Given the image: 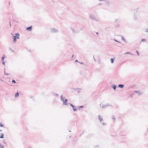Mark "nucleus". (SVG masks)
I'll return each instance as SVG.
<instances>
[{"label": "nucleus", "mask_w": 148, "mask_h": 148, "mask_svg": "<svg viewBox=\"0 0 148 148\" xmlns=\"http://www.w3.org/2000/svg\"><path fill=\"white\" fill-rule=\"evenodd\" d=\"M134 92L137 93H138V95L140 96L141 95L143 94V92H140V90L136 91L135 90L134 91Z\"/></svg>", "instance_id": "obj_5"}, {"label": "nucleus", "mask_w": 148, "mask_h": 148, "mask_svg": "<svg viewBox=\"0 0 148 148\" xmlns=\"http://www.w3.org/2000/svg\"><path fill=\"white\" fill-rule=\"evenodd\" d=\"M80 63L82 64H83V62H80Z\"/></svg>", "instance_id": "obj_40"}, {"label": "nucleus", "mask_w": 148, "mask_h": 148, "mask_svg": "<svg viewBox=\"0 0 148 148\" xmlns=\"http://www.w3.org/2000/svg\"><path fill=\"white\" fill-rule=\"evenodd\" d=\"M102 124L104 125H106V124L105 123H102Z\"/></svg>", "instance_id": "obj_39"}, {"label": "nucleus", "mask_w": 148, "mask_h": 148, "mask_svg": "<svg viewBox=\"0 0 148 148\" xmlns=\"http://www.w3.org/2000/svg\"><path fill=\"white\" fill-rule=\"evenodd\" d=\"M124 85L122 84H119L118 85V87L121 88H123L124 87Z\"/></svg>", "instance_id": "obj_10"}, {"label": "nucleus", "mask_w": 148, "mask_h": 148, "mask_svg": "<svg viewBox=\"0 0 148 148\" xmlns=\"http://www.w3.org/2000/svg\"><path fill=\"white\" fill-rule=\"evenodd\" d=\"M42 95H44V92H42Z\"/></svg>", "instance_id": "obj_45"}, {"label": "nucleus", "mask_w": 148, "mask_h": 148, "mask_svg": "<svg viewBox=\"0 0 148 148\" xmlns=\"http://www.w3.org/2000/svg\"><path fill=\"white\" fill-rule=\"evenodd\" d=\"M71 28L73 33H75L78 32L77 30H75L73 28L71 27Z\"/></svg>", "instance_id": "obj_8"}, {"label": "nucleus", "mask_w": 148, "mask_h": 148, "mask_svg": "<svg viewBox=\"0 0 148 148\" xmlns=\"http://www.w3.org/2000/svg\"><path fill=\"white\" fill-rule=\"evenodd\" d=\"M75 62H78V60H75Z\"/></svg>", "instance_id": "obj_35"}, {"label": "nucleus", "mask_w": 148, "mask_h": 148, "mask_svg": "<svg viewBox=\"0 0 148 148\" xmlns=\"http://www.w3.org/2000/svg\"><path fill=\"white\" fill-rule=\"evenodd\" d=\"M0 126L1 127H4L3 124H2L1 123H0Z\"/></svg>", "instance_id": "obj_22"}, {"label": "nucleus", "mask_w": 148, "mask_h": 148, "mask_svg": "<svg viewBox=\"0 0 148 148\" xmlns=\"http://www.w3.org/2000/svg\"><path fill=\"white\" fill-rule=\"evenodd\" d=\"M89 18L91 19L92 20H95V21H99V20L96 19L95 18V16H94L92 14H90L89 15Z\"/></svg>", "instance_id": "obj_4"}, {"label": "nucleus", "mask_w": 148, "mask_h": 148, "mask_svg": "<svg viewBox=\"0 0 148 148\" xmlns=\"http://www.w3.org/2000/svg\"><path fill=\"white\" fill-rule=\"evenodd\" d=\"M111 106L112 107V106L111 105H109V104H103L102 105V108H105V107H107V106Z\"/></svg>", "instance_id": "obj_7"}, {"label": "nucleus", "mask_w": 148, "mask_h": 148, "mask_svg": "<svg viewBox=\"0 0 148 148\" xmlns=\"http://www.w3.org/2000/svg\"><path fill=\"white\" fill-rule=\"evenodd\" d=\"M125 54H130L131 55H133V54H132L130 52H126L125 53Z\"/></svg>", "instance_id": "obj_19"}, {"label": "nucleus", "mask_w": 148, "mask_h": 148, "mask_svg": "<svg viewBox=\"0 0 148 148\" xmlns=\"http://www.w3.org/2000/svg\"><path fill=\"white\" fill-rule=\"evenodd\" d=\"M0 148H4V146L0 143Z\"/></svg>", "instance_id": "obj_20"}, {"label": "nucleus", "mask_w": 148, "mask_h": 148, "mask_svg": "<svg viewBox=\"0 0 148 148\" xmlns=\"http://www.w3.org/2000/svg\"><path fill=\"white\" fill-rule=\"evenodd\" d=\"M145 40V39H142L141 40V42H144Z\"/></svg>", "instance_id": "obj_25"}, {"label": "nucleus", "mask_w": 148, "mask_h": 148, "mask_svg": "<svg viewBox=\"0 0 148 148\" xmlns=\"http://www.w3.org/2000/svg\"><path fill=\"white\" fill-rule=\"evenodd\" d=\"M2 64L4 65H5V61H2Z\"/></svg>", "instance_id": "obj_26"}, {"label": "nucleus", "mask_w": 148, "mask_h": 148, "mask_svg": "<svg viewBox=\"0 0 148 148\" xmlns=\"http://www.w3.org/2000/svg\"><path fill=\"white\" fill-rule=\"evenodd\" d=\"M121 38L122 39V40H124V41L126 43H127V41L125 40V38L123 36H121Z\"/></svg>", "instance_id": "obj_12"}, {"label": "nucleus", "mask_w": 148, "mask_h": 148, "mask_svg": "<svg viewBox=\"0 0 148 148\" xmlns=\"http://www.w3.org/2000/svg\"><path fill=\"white\" fill-rule=\"evenodd\" d=\"M98 119L101 122V121L103 120V119L101 117L100 115H99L98 116Z\"/></svg>", "instance_id": "obj_11"}, {"label": "nucleus", "mask_w": 148, "mask_h": 148, "mask_svg": "<svg viewBox=\"0 0 148 148\" xmlns=\"http://www.w3.org/2000/svg\"><path fill=\"white\" fill-rule=\"evenodd\" d=\"M4 73L5 74L7 75H8L9 74V73H6L5 72V71L4 72Z\"/></svg>", "instance_id": "obj_30"}, {"label": "nucleus", "mask_w": 148, "mask_h": 148, "mask_svg": "<svg viewBox=\"0 0 148 148\" xmlns=\"http://www.w3.org/2000/svg\"><path fill=\"white\" fill-rule=\"evenodd\" d=\"M74 56V55L73 54L72 55V57H71L72 58Z\"/></svg>", "instance_id": "obj_38"}, {"label": "nucleus", "mask_w": 148, "mask_h": 148, "mask_svg": "<svg viewBox=\"0 0 148 148\" xmlns=\"http://www.w3.org/2000/svg\"><path fill=\"white\" fill-rule=\"evenodd\" d=\"M116 86L115 85H112V87L113 88V89L115 90L116 88Z\"/></svg>", "instance_id": "obj_15"}, {"label": "nucleus", "mask_w": 148, "mask_h": 148, "mask_svg": "<svg viewBox=\"0 0 148 148\" xmlns=\"http://www.w3.org/2000/svg\"><path fill=\"white\" fill-rule=\"evenodd\" d=\"M114 39V40L115 41H116V42H119V43H121V42H120L119 41H118V40H116L115 39Z\"/></svg>", "instance_id": "obj_24"}, {"label": "nucleus", "mask_w": 148, "mask_h": 148, "mask_svg": "<svg viewBox=\"0 0 148 148\" xmlns=\"http://www.w3.org/2000/svg\"><path fill=\"white\" fill-rule=\"evenodd\" d=\"M119 20V19H116L115 20V21H114V23H115L116 22V21H117L118 20Z\"/></svg>", "instance_id": "obj_31"}, {"label": "nucleus", "mask_w": 148, "mask_h": 148, "mask_svg": "<svg viewBox=\"0 0 148 148\" xmlns=\"http://www.w3.org/2000/svg\"><path fill=\"white\" fill-rule=\"evenodd\" d=\"M114 59V58H112L110 59V60L111 61V62L112 63H113Z\"/></svg>", "instance_id": "obj_17"}, {"label": "nucleus", "mask_w": 148, "mask_h": 148, "mask_svg": "<svg viewBox=\"0 0 148 148\" xmlns=\"http://www.w3.org/2000/svg\"><path fill=\"white\" fill-rule=\"evenodd\" d=\"M5 55H3V56L1 58V60L2 61H4V59L5 58Z\"/></svg>", "instance_id": "obj_13"}, {"label": "nucleus", "mask_w": 148, "mask_h": 148, "mask_svg": "<svg viewBox=\"0 0 148 148\" xmlns=\"http://www.w3.org/2000/svg\"><path fill=\"white\" fill-rule=\"evenodd\" d=\"M19 95V94L18 93V92H17V93H16L15 94V97L16 98L17 97H18Z\"/></svg>", "instance_id": "obj_14"}, {"label": "nucleus", "mask_w": 148, "mask_h": 148, "mask_svg": "<svg viewBox=\"0 0 148 148\" xmlns=\"http://www.w3.org/2000/svg\"><path fill=\"white\" fill-rule=\"evenodd\" d=\"M91 135V134H90L88 135V136L87 137V138H88L89 137V136H90Z\"/></svg>", "instance_id": "obj_32"}, {"label": "nucleus", "mask_w": 148, "mask_h": 148, "mask_svg": "<svg viewBox=\"0 0 148 148\" xmlns=\"http://www.w3.org/2000/svg\"><path fill=\"white\" fill-rule=\"evenodd\" d=\"M10 26H11V24H10Z\"/></svg>", "instance_id": "obj_48"}, {"label": "nucleus", "mask_w": 148, "mask_h": 148, "mask_svg": "<svg viewBox=\"0 0 148 148\" xmlns=\"http://www.w3.org/2000/svg\"><path fill=\"white\" fill-rule=\"evenodd\" d=\"M82 135V134H80V135H79V136L80 137Z\"/></svg>", "instance_id": "obj_42"}, {"label": "nucleus", "mask_w": 148, "mask_h": 148, "mask_svg": "<svg viewBox=\"0 0 148 148\" xmlns=\"http://www.w3.org/2000/svg\"><path fill=\"white\" fill-rule=\"evenodd\" d=\"M84 107V106H79V108H82Z\"/></svg>", "instance_id": "obj_28"}, {"label": "nucleus", "mask_w": 148, "mask_h": 148, "mask_svg": "<svg viewBox=\"0 0 148 148\" xmlns=\"http://www.w3.org/2000/svg\"><path fill=\"white\" fill-rule=\"evenodd\" d=\"M12 82V83H16V82L13 79Z\"/></svg>", "instance_id": "obj_27"}, {"label": "nucleus", "mask_w": 148, "mask_h": 148, "mask_svg": "<svg viewBox=\"0 0 148 148\" xmlns=\"http://www.w3.org/2000/svg\"><path fill=\"white\" fill-rule=\"evenodd\" d=\"M137 17L136 16H135V14H134V20H137Z\"/></svg>", "instance_id": "obj_18"}, {"label": "nucleus", "mask_w": 148, "mask_h": 148, "mask_svg": "<svg viewBox=\"0 0 148 148\" xmlns=\"http://www.w3.org/2000/svg\"><path fill=\"white\" fill-rule=\"evenodd\" d=\"M119 23H118L116 25H115V27H119Z\"/></svg>", "instance_id": "obj_23"}, {"label": "nucleus", "mask_w": 148, "mask_h": 148, "mask_svg": "<svg viewBox=\"0 0 148 148\" xmlns=\"http://www.w3.org/2000/svg\"><path fill=\"white\" fill-rule=\"evenodd\" d=\"M61 100L63 102V105H68L69 104L70 105V103H67V102L68 100L67 99H66L64 100V98H63L62 95L61 96Z\"/></svg>", "instance_id": "obj_1"}, {"label": "nucleus", "mask_w": 148, "mask_h": 148, "mask_svg": "<svg viewBox=\"0 0 148 148\" xmlns=\"http://www.w3.org/2000/svg\"><path fill=\"white\" fill-rule=\"evenodd\" d=\"M3 143L5 144H6V143L5 141H3Z\"/></svg>", "instance_id": "obj_34"}, {"label": "nucleus", "mask_w": 148, "mask_h": 148, "mask_svg": "<svg viewBox=\"0 0 148 148\" xmlns=\"http://www.w3.org/2000/svg\"><path fill=\"white\" fill-rule=\"evenodd\" d=\"M80 30H82H82H82V28H81V29H80Z\"/></svg>", "instance_id": "obj_46"}, {"label": "nucleus", "mask_w": 148, "mask_h": 148, "mask_svg": "<svg viewBox=\"0 0 148 148\" xmlns=\"http://www.w3.org/2000/svg\"><path fill=\"white\" fill-rule=\"evenodd\" d=\"M9 49L12 52H14V51L11 49L10 47L9 48Z\"/></svg>", "instance_id": "obj_21"}, {"label": "nucleus", "mask_w": 148, "mask_h": 148, "mask_svg": "<svg viewBox=\"0 0 148 148\" xmlns=\"http://www.w3.org/2000/svg\"><path fill=\"white\" fill-rule=\"evenodd\" d=\"M58 29L55 28H52L50 29V32L51 33H58Z\"/></svg>", "instance_id": "obj_3"}, {"label": "nucleus", "mask_w": 148, "mask_h": 148, "mask_svg": "<svg viewBox=\"0 0 148 148\" xmlns=\"http://www.w3.org/2000/svg\"><path fill=\"white\" fill-rule=\"evenodd\" d=\"M114 116H113L112 118V119H113L114 120H115V118H114Z\"/></svg>", "instance_id": "obj_37"}, {"label": "nucleus", "mask_w": 148, "mask_h": 148, "mask_svg": "<svg viewBox=\"0 0 148 148\" xmlns=\"http://www.w3.org/2000/svg\"><path fill=\"white\" fill-rule=\"evenodd\" d=\"M84 131H83L82 133V134H84Z\"/></svg>", "instance_id": "obj_36"}, {"label": "nucleus", "mask_w": 148, "mask_h": 148, "mask_svg": "<svg viewBox=\"0 0 148 148\" xmlns=\"http://www.w3.org/2000/svg\"><path fill=\"white\" fill-rule=\"evenodd\" d=\"M32 26H31L29 27H27L26 28V30H28L29 31H31L32 30Z\"/></svg>", "instance_id": "obj_9"}, {"label": "nucleus", "mask_w": 148, "mask_h": 148, "mask_svg": "<svg viewBox=\"0 0 148 148\" xmlns=\"http://www.w3.org/2000/svg\"><path fill=\"white\" fill-rule=\"evenodd\" d=\"M2 130H0V132H2Z\"/></svg>", "instance_id": "obj_50"}, {"label": "nucleus", "mask_w": 148, "mask_h": 148, "mask_svg": "<svg viewBox=\"0 0 148 148\" xmlns=\"http://www.w3.org/2000/svg\"><path fill=\"white\" fill-rule=\"evenodd\" d=\"M10 2H9V5H10Z\"/></svg>", "instance_id": "obj_51"}, {"label": "nucleus", "mask_w": 148, "mask_h": 148, "mask_svg": "<svg viewBox=\"0 0 148 148\" xmlns=\"http://www.w3.org/2000/svg\"><path fill=\"white\" fill-rule=\"evenodd\" d=\"M100 1H103V0H99Z\"/></svg>", "instance_id": "obj_44"}, {"label": "nucleus", "mask_w": 148, "mask_h": 148, "mask_svg": "<svg viewBox=\"0 0 148 148\" xmlns=\"http://www.w3.org/2000/svg\"><path fill=\"white\" fill-rule=\"evenodd\" d=\"M101 5V3H99L98 5Z\"/></svg>", "instance_id": "obj_43"}, {"label": "nucleus", "mask_w": 148, "mask_h": 148, "mask_svg": "<svg viewBox=\"0 0 148 148\" xmlns=\"http://www.w3.org/2000/svg\"><path fill=\"white\" fill-rule=\"evenodd\" d=\"M15 36L14 35L13 36V42L14 43L16 42L17 38L18 39L19 37V33H16L15 34Z\"/></svg>", "instance_id": "obj_2"}, {"label": "nucleus", "mask_w": 148, "mask_h": 148, "mask_svg": "<svg viewBox=\"0 0 148 148\" xmlns=\"http://www.w3.org/2000/svg\"><path fill=\"white\" fill-rule=\"evenodd\" d=\"M93 58H94V60H95V61H96V60H95V59L94 58V56H93Z\"/></svg>", "instance_id": "obj_47"}, {"label": "nucleus", "mask_w": 148, "mask_h": 148, "mask_svg": "<svg viewBox=\"0 0 148 148\" xmlns=\"http://www.w3.org/2000/svg\"><path fill=\"white\" fill-rule=\"evenodd\" d=\"M96 34L97 35H98V34H99V33H98V32H96Z\"/></svg>", "instance_id": "obj_41"}, {"label": "nucleus", "mask_w": 148, "mask_h": 148, "mask_svg": "<svg viewBox=\"0 0 148 148\" xmlns=\"http://www.w3.org/2000/svg\"><path fill=\"white\" fill-rule=\"evenodd\" d=\"M55 95L56 97H57L58 95V94H56V93H55Z\"/></svg>", "instance_id": "obj_33"}, {"label": "nucleus", "mask_w": 148, "mask_h": 148, "mask_svg": "<svg viewBox=\"0 0 148 148\" xmlns=\"http://www.w3.org/2000/svg\"><path fill=\"white\" fill-rule=\"evenodd\" d=\"M136 52L137 55H138V56L139 55V53L138 52V51H137V50L136 51Z\"/></svg>", "instance_id": "obj_29"}, {"label": "nucleus", "mask_w": 148, "mask_h": 148, "mask_svg": "<svg viewBox=\"0 0 148 148\" xmlns=\"http://www.w3.org/2000/svg\"><path fill=\"white\" fill-rule=\"evenodd\" d=\"M69 132H71V131L70 130H69Z\"/></svg>", "instance_id": "obj_52"}, {"label": "nucleus", "mask_w": 148, "mask_h": 148, "mask_svg": "<svg viewBox=\"0 0 148 148\" xmlns=\"http://www.w3.org/2000/svg\"><path fill=\"white\" fill-rule=\"evenodd\" d=\"M79 89V88H77V89Z\"/></svg>", "instance_id": "obj_54"}, {"label": "nucleus", "mask_w": 148, "mask_h": 148, "mask_svg": "<svg viewBox=\"0 0 148 148\" xmlns=\"http://www.w3.org/2000/svg\"><path fill=\"white\" fill-rule=\"evenodd\" d=\"M0 79L2 81H3V80L2 79Z\"/></svg>", "instance_id": "obj_49"}, {"label": "nucleus", "mask_w": 148, "mask_h": 148, "mask_svg": "<svg viewBox=\"0 0 148 148\" xmlns=\"http://www.w3.org/2000/svg\"><path fill=\"white\" fill-rule=\"evenodd\" d=\"M70 105L72 107L73 111H74L75 112L77 110V109L75 108V106H74L73 104H72L71 103H70Z\"/></svg>", "instance_id": "obj_6"}, {"label": "nucleus", "mask_w": 148, "mask_h": 148, "mask_svg": "<svg viewBox=\"0 0 148 148\" xmlns=\"http://www.w3.org/2000/svg\"><path fill=\"white\" fill-rule=\"evenodd\" d=\"M4 137V134L3 133L1 134V136H0V138H2Z\"/></svg>", "instance_id": "obj_16"}, {"label": "nucleus", "mask_w": 148, "mask_h": 148, "mask_svg": "<svg viewBox=\"0 0 148 148\" xmlns=\"http://www.w3.org/2000/svg\"><path fill=\"white\" fill-rule=\"evenodd\" d=\"M71 137V136H70L69 137V138H70Z\"/></svg>", "instance_id": "obj_53"}]
</instances>
